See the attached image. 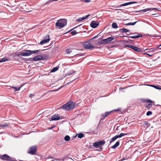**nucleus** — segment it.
Segmentation results:
<instances>
[{"label":"nucleus","mask_w":161,"mask_h":161,"mask_svg":"<svg viewBox=\"0 0 161 161\" xmlns=\"http://www.w3.org/2000/svg\"><path fill=\"white\" fill-rule=\"evenodd\" d=\"M158 47H159V49H161V44L158 46Z\"/></svg>","instance_id":"nucleus-44"},{"label":"nucleus","mask_w":161,"mask_h":161,"mask_svg":"<svg viewBox=\"0 0 161 161\" xmlns=\"http://www.w3.org/2000/svg\"><path fill=\"white\" fill-rule=\"evenodd\" d=\"M153 86L154 88H155L156 89H161V88L158 86L153 85Z\"/></svg>","instance_id":"nucleus-35"},{"label":"nucleus","mask_w":161,"mask_h":161,"mask_svg":"<svg viewBox=\"0 0 161 161\" xmlns=\"http://www.w3.org/2000/svg\"><path fill=\"white\" fill-rule=\"evenodd\" d=\"M99 24V23L98 21H92L90 24V26L92 28H96Z\"/></svg>","instance_id":"nucleus-14"},{"label":"nucleus","mask_w":161,"mask_h":161,"mask_svg":"<svg viewBox=\"0 0 161 161\" xmlns=\"http://www.w3.org/2000/svg\"><path fill=\"white\" fill-rule=\"evenodd\" d=\"M119 145V142H117L113 146L111 147V148L114 149L115 148L117 147H118Z\"/></svg>","instance_id":"nucleus-21"},{"label":"nucleus","mask_w":161,"mask_h":161,"mask_svg":"<svg viewBox=\"0 0 161 161\" xmlns=\"http://www.w3.org/2000/svg\"><path fill=\"white\" fill-rule=\"evenodd\" d=\"M131 49H133L134 51L138 52H142V50L139 48L135 46H132L131 47Z\"/></svg>","instance_id":"nucleus-18"},{"label":"nucleus","mask_w":161,"mask_h":161,"mask_svg":"<svg viewBox=\"0 0 161 161\" xmlns=\"http://www.w3.org/2000/svg\"><path fill=\"white\" fill-rule=\"evenodd\" d=\"M105 143V142L104 140L96 142L93 143V146L96 148L100 147L101 146H103Z\"/></svg>","instance_id":"nucleus-8"},{"label":"nucleus","mask_w":161,"mask_h":161,"mask_svg":"<svg viewBox=\"0 0 161 161\" xmlns=\"http://www.w3.org/2000/svg\"><path fill=\"white\" fill-rule=\"evenodd\" d=\"M58 69V67H55L53 68L51 71V72H54L57 71Z\"/></svg>","instance_id":"nucleus-29"},{"label":"nucleus","mask_w":161,"mask_h":161,"mask_svg":"<svg viewBox=\"0 0 161 161\" xmlns=\"http://www.w3.org/2000/svg\"><path fill=\"white\" fill-rule=\"evenodd\" d=\"M23 86V85H21L20 86V87H14L13 86H10L12 88H13V89H15V91H19L20 90V88H21V87Z\"/></svg>","instance_id":"nucleus-23"},{"label":"nucleus","mask_w":161,"mask_h":161,"mask_svg":"<svg viewBox=\"0 0 161 161\" xmlns=\"http://www.w3.org/2000/svg\"><path fill=\"white\" fill-rule=\"evenodd\" d=\"M37 150L36 146H32L28 148V153L31 155H35L36 154Z\"/></svg>","instance_id":"nucleus-5"},{"label":"nucleus","mask_w":161,"mask_h":161,"mask_svg":"<svg viewBox=\"0 0 161 161\" xmlns=\"http://www.w3.org/2000/svg\"><path fill=\"white\" fill-rule=\"evenodd\" d=\"M60 116L58 114H55L51 118V119L52 120H56L59 119Z\"/></svg>","instance_id":"nucleus-17"},{"label":"nucleus","mask_w":161,"mask_h":161,"mask_svg":"<svg viewBox=\"0 0 161 161\" xmlns=\"http://www.w3.org/2000/svg\"><path fill=\"white\" fill-rule=\"evenodd\" d=\"M96 37V36H95L93 38H95Z\"/></svg>","instance_id":"nucleus-49"},{"label":"nucleus","mask_w":161,"mask_h":161,"mask_svg":"<svg viewBox=\"0 0 161 161\" xmlns=\"http://www.w3.org/2000/svg\"><path fill=\"white\" fill-rule=\"evenodd\" d=\"M75 107V103L71 101L69 102L62 106V108L67 110H72Z\"/></svg>","instance_id":"nucleus-2"},{"label":"nucleus","mask_w":161,"mask_h":161,"mask_svg":"<svg viewBox=\"0 0 161 161\" xmlns=\"http://www.w3.org/2000/svg\"><path fill=\"white\" fill-rule=\"evenodd\" d=\"M125 159L124 158H123L122 159H120L119 161H122L123 160H124Z\"/></svg>","instance_id":"nucleus-45"},{"label":"nucleus","mask_w":161,"mask_h":161,"mask_svg":"<svg viewBox=\"0 0 161 161\" xmlns=\"http://www.w3.org/2000/svg\"><path fill=\"white\" fill-rule=\"evenodd\" d=\"M144 125H146L147 126V127H148L149 126V125H148V123L147 121H146L144 122Z\"/></svg>","instance_id":"nucleus-38"},{"label":"nucleus","mask_w":161,"mask_h":161,"mask_svg":"<svg viewBox=\"0 0 161 161\" xmlns=\"http://www.w3.org/2000/svg\"><path fill=\"white\" fill-rule=\"evenodd\" d=\"M149 10H149V8H146V9H143L142 10H141L140 11V12H147Z\"/></svg>","instance_id":"nucleus-31"},{"label":"nucleus","mask_w":161,"mask_h":161,"mask_svg":"<svg viewBox=\"0 0 161 161\" xmlns=\"http://www.w3.org/2000/svg\"><path fill=\"white\" fill-rule=\"evenodd\" d=\"M76 51L75 49L68 48L66 49L65 53L67 54L71 57H73L77 55Z\"/></svg>","instance_id":"nucleus-3"},{"label":"nucleus","mask_w":161,"mask_h":161,"mask_svg":"<svg viewBox=\"0 0 161 161\" xmlns=\"http://www.w3.org/2000/svg\"><path fill=\"white\" fill-rule=\"evenodd\" d=\"M90 16V14H88L86 15L84 17H83L82 18H79L78 19H77V21H80L83 20H84V19H86V18H88Z\"/></svg>","instance_id":"nucleus-19"},{"label":"nucleus","mask_w":161,"mask_h":161,"mask_svg":"<svg viewBox=\"0 0 161 161\" xmlns=\"http://www.w3.org/2000/svg\"><path fill=\"white\" fill-rule=\"evenodd\" d=\"M0 158L3 160H8L10 161H15L10 157L6 154H4L0 156Z\"/></svg>","instance_id":"nucleus-9"},{"label":"nucleus","mask_w":161,"mask_h":161,"mask_svg":"<svg viewBox=\"0 0 161 161\" xmlns=\"http://www.w3.org/2000/svg\"><path fill=\"white\" fill-rule=\"evenodd\" d=\"M90 1V0H85V2L86 3H89Z\"/></svg>","instance_id":"nucleus-43"},{"label":"nucleus","mask_w":161,"mask_h":161,"mask_svg":"<svg viewBox=\"0 0 161 161\" xmlns=\"http://www.w3.org/2000/svg\"><path fill=\"white\" fill-rule=\"evenodd\" d=\"M77 33V32L75 31H72L71 32V34L72 35H75V34Z\"/></svg>","instance_id":"nucleus-36"},{"label":"nucleus","mask_w":161,"mask_h":161,"mask_svg":"<svg viewBox=\"0 0 161 161\" xmlns=\"http://www.w3.org/2000/svg\"><path fill=\"white\" fill-rule=\"evenodd\" d=\"M31 60L37 61L41 60L43 59V57L41 55H38L32 58H30Z\"/></svg>","instance_id":"nucleus-15"},{"label":"nucleus","mask_w":161,"mask_h":161,"mask_svg":"<svg viewBox=\"0 0 161 161\" xmlns=\"http://www.w3.org/2000/svg\"><path fill=\"white\" fill-rule=\"evenodd\" d=\"M100 149L99 151H101L102 150L103 148H102L101 147L100 148Z\"/></svg>","instance_id":"nucleus-46"},{"label":"nucleus","mask_w":161,"mask_h":161,"mask_svg":"<svg viewBox=\"0 0 161 161\" xmlns=\"http://www.w3.org/2000/svg\"><path fill=\"white\" fill-rule=\"evenodd\" d=\"M150 10H158L157 8H149Z\"/></svg>","instance_id":"nucleus-39"},{"label":"nucleus","mask_w":161,"mask_h":161,"mask_svg":"<svg viewBox=\"0 0 161 161\" xmlns=\"http://www.w3.org/2000/svg\"><path fill=\"white\" fill-rule=\"evenodd\" d=\"M128 134H126V133H121L119 135H116L115 136L113 137L112 139L111 140L110 143H111L114 141L116 139L118 138H120L122 137L123 136H124L125 135H126Z\"/></svg>","instance_id":"nucleus-11"},{"label":"nucleus","mask_w":161,"mask_h":161,"mask_svg":"<svg viewBox=\"0 0 161 161\" xmlns=\"http://www.w3.org/2000/svg\"><path fill=\"white\" fill-rule=\"evenodd\" d=\"M34 96V95H33V94H30V96H29V97H31V98H32V97H33Z\"/></svg>","instance_id":"nucleus-41"},{"label":"nucleus","mask_w":161,"mask_h":161,"mask_svg":"<svg viewBox=\"0 0 161 161\" xmlns=\"http://www.w3.org/2000/svg\"><path fill=\"white\" fill-rule=\"evenodd\" d=\"M31 11H26L27 12H31Z\"/></svg>","instance_id":"nucleus-48"},{"label":"nucleus","mask_w":161,"mask_h":161,"mask_svg":"<svg viewBox=\"0 0 161 161\" xmlns=\"http://www.w3.org/2000/svg\"><path fill=\"white\" fill-rule=\"evenodd\" d=\"M76 136H77L78 138H81L83 137L84 135L83 134L80 133L77 134Z\"/></svg>","instance_id":"nucleus-26"},{"label":"nucleus","mask_w":161,"mask_h":161,"mask_svg":"<svg viewBox=\"0 0 161 161\" xmlns=\"http://www.w3.org/2000/svg\"><path fill=\"white\" fill-rule=\"evenodd\" d=\"M112 27L114 28H117L118 26L116 23H113L112 24Z\"/></svg>","instance_id":"nucleus-28"},{"label":"nucleus","mask_w":161,"mask_h":161,"mask_svg":"<svg viewBox=\"0 0 161 161\" xmlns=\"http://www.w3.org/2000/svg\"><path fill=\"white\" fill-rule=\"evenodd\" d=\"M150 50V51H151V52H153V51H153V50Z\"/></svg>","instance_id":"nucleus-47"},{"label":"nucleus","mask_w":161,"mask_h":161,"mask_svg":"<svg viewBox=\"0 0 161 161\" xmlns=\"http://www.w3.org/2000/svg\"><path fill=\"white\" fill-rule=\"evenodd\" d=\"M120 110V109L118 108L117 110H114V111L118 112ZM113 111H114V110H112L109 112H105L104 113L100 115V117L101 118V120H104L106 117H107L111 113H112V112Z\"/></svg>","instance_id":"nucleus-6"},{"label":"nucleus","mask_w":161,"mask_h":161,"mask_svg":"<svg viewBox=\"0 0 161 161\" xmlns=\"http://www.w3.org/2000/svg\"><path fill=\"white\" fill-rule=\"evenodd\" d=\"M67 20L65 19H61L57 20L55 24L56 28L61 29L67 24Z\"/></svg>","instance_id":"nucleus-1"},{"label":"nucleus","mask_w":161,"mask_h":161,"mask_svg":"<svg viewBox=\"0 0 161 161\" xmlns=\"http://www.w3.org/2000/svg\"><path fill=\"white\" fill-rule=\"evenodd\" d=\"M126 5H127V3H125L122 4L118 6H117L116 7H118L119 6L121 7V6H126Z\"/></svg>","instance_id":"nucleus-34"},{"label":"nucleus","mask_w":161,"mask_h":161,"mask_svg":"<svg viewBox=\"0 0 161 161\" xmlns=\"http://www.w3.org/2000/svg\"><path fill=\"white\" fill-rule=\"evenodd\" d=\"M152 112L150 111H148L146 113V115L147 116H149V115H152Z\"/></svg>","instance_id":"nucleus-33"},{"label":"nucleus","mask_w":161,"mask_h":161,"mask_svg":"<svg viewBox=\"0 0 161 161\" xmlns=\"http://www.w3.org/2000/svg\"><path fill=\"white\" fill-rule=\"evenodd\" d=\"M103 39L101 40L100 41H98L97 42L98 45H100L103 44H105L104 41H103Z\"/></svg>","instance_id":"nucleus-22"},{"label":"nucleus","mask_w":161,"mask_h":161,"mask_svg":"<svg viewBox=\"0 0 161 161\" xmlns=\"http://www.w3.org/2000/svg\"><path fill=\"white\" fill-rule=\"evenodd\" d=\"M138 21H136V22H133V23L130 22V23H127V24H126L125 25H134Z\"/></svg>","instance_id":"nucleus-27"},{"label":"nucleus","mask_w":161,"mask_h":161,"mask_svg":"<svg viewBox=\"0 0 161 161\" xmlns=\"http://www.w3.org/2000/svg\"><path fill=\"white\" fill-rule=\"evenodd\" d=\"M50 40L49 35H47L45 36L44 39L40 42V44L42 45L44 43L48 42Z\"/></svg>","instance_id":"nucleus-13"},{"label":"nucleus","mask_w":161,"mask_h":161,"mask_svg":"<svg viewBox=\"0 0 161 161\" xmlns=\"http://www.w3.org/2000/svg\"><path fill=\"white\" fill-rule=\"evenodd\" d=\"M120 30L121 32H130V30H127V29L125 28L121 29Z\"/></svg>","instance_id":"nucleus-20"},{"label":"nucleus","mask_w":161,"mask_h":161,"mask_svg":"<svg viewBox=\"0 0 161 161\" xmlns=\"http://www.w3.org/2000/svg\"><path fill=\"white\" fill-rule=\"evenodd\" d=\"M133 34L134 35L133 36H126L128 37V38H133V39L138 38L139 37H141L142 36V34H140L137 33V32H135V33Z\"/></svg>","instance_id":"nucleus-12"},{"label":"nucleus","mask_w":161,"mask_h":161,"mask_svg":"<svg viewBox=\"0 0 161 161\" xmlns=\"http://www.w3.org/2000/svg\"><path fill=\"white\" fill-rule=\"evenodd\" d=\"M114 39V38L113 37H110L106 39H103V41H104L105 44H106L107 43L109 42H110L112 41Z\"/></svg>","instance_id":"nucleus-16"},{"label":"nucleus","mask_w":161,"mask_h":161,"mask_svg":"<svg viewBox=\"0 0 161 161\" xmlns=\"http://www.w3.org/2000/svg\"><path fill=\"white\" fill-rule=\"evenodd\" d=\"M8 59L7 58H2L1 60H0V63L7 61H8Z\"/></svg>","instance_id":"nucleus-24"},{"label":"nucleus","mask_w":161,"mask_h":161,"mask_svg":"<svg viewBox=\"0 0 161 161\" xmlns=\"http://www.w3.org/2000/svg\"><path fill=\"white\" fill-rule=\"evenodd\" d=\"M132 46H131V45H125V47H130V48H131V47H132Z\"/></svg>","instance_id":"nucleus-40"},{"label":"nucleus","mask_w":161,"mask_h":161,"mask_svg":"<svg viewBox=\"0 0 161 161\" xmlns=\"http://www.w3.org/2000/svg\"><path fill=\"white\" fill-rule=\"evenodd\" d=\"M39 51H40V50H36V51H31L26 50L24 51L25 52H21L20 53V55L23 56H29L33 53H37Z\"/></svg>","instance_id":"nucleus-4"},{"label":"nucleus","mask_w":161,"mask_h":161,"mask_svg":"<svg viewBox=\"0 0 161 161\" xmlns=\"http://www.w3.org/2000/svg\"><path fill=\"white\" fill-rule=\"evenodd\" d=\"M10 124L9 123L5 125H0V127H8L9 125Z\"/></svg>","instance_id":"nucleus-30"},{"label":"nucleus","mask_w":161,"mask_h":161,"mask_svg":"<svg viewBox=\"0 0 161 161\" xmlns=\"http://www.w3.org/2000/svg\"><path fill=\"white\" fill-rule=\"evenodd\" d=\"M84 55L83 54H82L81 55V56H83Z\"/></svg>","instance_id":"nucleus-50"},{"label":"nucleus","mask_w":161,"mask_h":161,"mask_svg":"<svg viewBox=\"0 0 161 161\" xmlns=\"http://www.w3.org/2000/svg\"><path fill=\"white\" fill-rule=\"evenodd\" d=\"M64 139L65 141H69L70 140V137L69 136L66 135L65 136Z\"/></svg>","instance_id":"nucleus-25"},{"label":"nucleus","mask_w":161,"mask_h":161,"mask_svg":"<svg viewBox=\"0 0 161 161\" xmlns=\"http://www.w3.org/2000/svg\"><path fill=\"white\" fill-rule=\"evenodd\" d=\"M148 50V49H146L145 50Z\"/></svg>","instance_id":"nucleus-51"},{"label":"nucleus","mask_w":161,"mask_h":161,"mask_svg":"<svg viewBox=\"0 0 161 161\" xmlns=\"http://www.w3.org/2000/svg\"><path fill=\"white\" fill-rule=\"evenodd\" d=\"M142 101L144 102H148L150 103L148 105L146 104V108H147L148 110L150 109L153 105V104H151V103H152L153 102L149 99H143L142 100Z\"/></svg>","instance_id":"nucleus-10"},{"label":"nucleus","mask_w":161,"mask_h":161,"mask_svg":"<svg viewBox=\"0 0 161 161\" xmlns=\"http://www.w3.org/2000/svg\"><path fill=\"white\" fill-rule=\"evenodd\" d=\"M144 54H147L149 57H152V55H150L149 54L147 53H145Z\"/></svg>","instance_id":"nucleus-42"},{"label":"nucleus","mask_w":161,"mask_h":161,"mask_svg":"<svg viewBox=\"0 0 161 161\" xmlns=\"http://www.w3.org/2000/svg\"><path fill=\"white\" fill-rule=\"evenodd\" d=\"M137 3V2H136L132 1V2H130L127 3V5H130V4H132L136 3Z\"/></svg>","instance_id":"nucleus-32"},{"label":"nucleus","mask_w":161,"mask_h":161,"mask_svg":"<svg viewBox=\"0 0 161 161\" xmlns=\"http://www.w3.org/2000/svg\"><path fill=\"white\" fill-rule=\"evenodd\" d=\"M83 45L84 48L86 49L92 50L94 47L92 46V44L89 42H84Z\"/></svg>","instance_id":"nucleus-7"},{"label":"nucleus","mask_w":161,"mask_h":161,"mask_svg":"<svg viewBox=\"0 0 161 161\" xmlns=\"http://www.w3.org/2000/svg\"><path fill=\"white\" fill-rule=\"evenodd\" d=\"M159 48V47H155V48H151V49H149L150 50H153V51H155V50H158V48Z\"/></svg>","instance_id":"nucleus-37"}]
</instances>
